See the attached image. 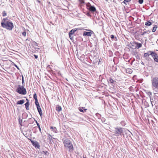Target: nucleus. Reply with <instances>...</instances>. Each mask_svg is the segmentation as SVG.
Segmentation results:
<instances>
[{"label":"nucleus","mask_w":158,"mask_h":158,"mask_svg":"<svg viewBox=\"0 0 158 158\" xmlns=\"http://www.w3.org/2000/svg\"><path fill=\"white\" fill-rule=\"evenodd\" d=\"M64 146L69 149V152H72L73 151V147L70 141L68 139L63 140Z\"/></svg>","instance_id":"obj_2"},{"label":"nucleus","mask_w":158,"mask_h":158,"mask_svg":"<svg viewBox=\"0 0 158 158\" xmlns=\"http://www.w3.org/2000/svg\"><path fill=\"white\" fill-rule=\"evenodd\" d=\"M16 92L22 95H25L27 94L26 89L23 85H18L16 89Z\"/></svg>","instance_id":"obj_3"},{"label":"nucleus","mask_w":158,"mask_h":158,"mask_svg":"<svg viewBox=\"0 0 158 158\" xmlns=\"http://www.w3.org/2000/svg\"><path fill=\"white\" fill-rule=\"evenodd\" d=\"M56 110L58 112H60L62 110L61 107L59 105H57L56 107Z\"/></svg>","instance_id":"obj_17"},{"label":"nucleus","mask_w":158,"mask_h":158,"mask_svg":"<svg viewBox=\"0 0 158 158\" xmlns=\"http://www.w3.org/2000/svg\"><path fill=\"white\" fill-rule=\"evenodd\" d=\"M75 29H77V31L79 30H83L84 29V28H82V27H79V28H76Z\"/></svg>","instance_id":"obj_30"},{"label":"nucleus","mask_w":158,"mask_h":158,"mask_svg":"<svg viewBox=\"0 0 158 158\" xmlns=\"http://www.w3.org/2000/svg\"><path fill=\"white\" fill-rule=\"evenodd\" d=\"M24 103V100L22 99L18 101L17 103V105H22Z\"/></svg>","instance_id":"obj_16"},{"label":"nucleus","mask_w":158,"mask_h":158,"mask_svg":"<svg viewBox=\"0 0 158 158\" xmlns=\"http://www.w3.org/2000/svg\"><path fill=\"white\" fill-rule=\"evenodd\" d=\"M152 57L155 61L158 63V56L156 53L154 52V54L152 55Z\"/></svg>","instance_id":"obj_9"},{"label":"nucleus","mask_w":158,"mask_h":158,"mask_svg":"<svg viewBox=\"0 0 158 158\" xmlns=\"http://www.w3.org/2000/svg\"><path fill=\"white\" fill-rule=\"evenodd\" d=\"M86 31H89V32L85 31L83 33V35L84 36H91L92 33H93V31L89 30V29H86Z\"/></svg>","instance_id":"obj_6"},{"label":"nucleus","mask_w":158,"mask_h":158,"mask_svg":"<svg viewBox=\"0 0 158 158\" xmlns=\"http://www.w3.org/2000/svg\"><path fill=\"white\" fill-rule=\"evenodd\" d=\"M96 115H99L100 116V115L98 113H96Z\"/></svg>","instance_id":"obj_45"},{"label":"nucleus","mask_w":158,"mask_h":158,"mask_svg":"<svg viewBox=\"0 0 158 158\" xmlns=\"http://www.w3.org/2000/svg\"><path fill=\"white\" fill-rule=\"evenodd\" d=\"M28 121L29 124H32L33 123V120L31 118H29L28 120Z\"/></svg>","instance_id":"obj_26"},{"label":"nucleus","mask_w":158,"mask_h":158,"mask_svg":"<svg viewBox=\"0 0 158 158\" xmlns=\"http://www.w3.org/2000/svg\"><path fill=\"white\" fill-rule=\"evenodd\" d=\"M87 8L89 11L94 12L96 10V9L94 6H92L91 4L88 2L86 4Z\"/></svg>","instance_id":"obj_5"},{"label":"nucleus","mask_w":158,"mask_h":158,"mask_svg":"<svg viewBox=\"0 0 158 158\" xmlns=\"http://www.w3.org/2000/svg\"><path fill=\"white\" fill-rule=\"evenodd\" d=\"M2 16L4 17L6 15V13L5 11H3L2 13Z\"/></svg>","instance_id":"obj_28"},{"label":"nucleus","mask_w":158,"mask_h":158,"mask_svg":"<svg viewBox=\"0 0 158 158\" xmlns=\"http://www.w3.org/2000/svg\"><path fill=\"white\" fill-rule=\"evenodd\" d=\"M14 66L16 67L19 70V67L16 64H14Z\"/></svg>","instance_id":"obj_36"},{"label":"nucleus","mask_w":158,"mask_h":158,"mask_svg":"<svg viewBox=\"0 0 158 158\" xmlns=\"http://www.w3.org/2000/svg\"><path fill=\"white\" fill-rule=\"evenodd\" d=\"M110 37L113 40L116 41L117 40L116 37H114V36L113 35H111Z\"/></svg>","instance_id":"obj_22"},{"label":"nucleus","mask_w":158,"mask_h":158,"mask_svg":"<svg viewBox=\"0 0 158 158\" xmlns=\"http://www.w3.org/2000/svg\"><path fill=\"white\" fill-rule=\"evenodd\" d=\"M37 0V1L39 2H40V1L39 0Z\"/></svg>","instance_id":"obj_47"},{"label":"nucleus","mask_w":158,"mask_h":158,"mask_svg":"<svg viewBox=\"0 0 158 158\" xmlns=\"http://www.w3.org/2000/svg\"><path fill=\"white\" fill-rule=\"evenodd\" d=\"M31 142L32 145L34 146L35 148L40 149V145L37 141H34L33 140H31Z\"/></svg>","instance_id":"obj_8"},{"label":"nucleus","mask_w":158,"mask_h":158,"mask_svg":"<svg viewBox=\"0 0 158 158\" xmlns=\"http://www.w3.org/2000/svg\"><path fill=\"white\" fill-rule=\"evenodd\" d=\"M154 52L152 51H148L147 52L145 53L143 55V57L146 58H148L149 57L150 55H151L152 56L154 54Z\"/></svg>","instance_id":"obj_7"},{"label":"nucleus","mask_w":158,"mask_h":158,"mask_svg":"<svg viewBox=\"0 0 158 158\" xmlns=\"http://www.w3.org/2000/svg\"><path fill=\"white\" fill-rule=\"evenodd\" d=\"M34 44L35 45L37 46V43H36V42H34Z\"/></svg>","instance_id":"obj_41"},{"label":"nucleus","mask_w":158,"mask_h":158,"mask_svg":"<svg viewBox=\"0 0 158 158\" xmlns=\"http://www.w3.org/2000/svg\"><path fill=\"white\" fill-rule=\"evenodd\" d=\"M27 101L25 103V104L26 108L27 110H28L29 109V102L28 101V100L27 99Z\"/></svg>","instance_id":"obj_13"},{"label":"nucleus","mask_w":158,"mask_h":158,"mask_svg":"<svg viewBox=\"0 0 158 158\" xmlns=\"http://www.w3.org/2000/svg\"><path fill=\"white\" fill-rule=\"evenodd\" d=\"M152 24V23L149 21H147L145 23V25L147 26H150Z\"/></svg>","instance_id":"obj_19"},{"label":"nucleus","mask_w":158,"mask_h":158,"mask_svg":"<svg viewBox=\"0 0 158 158\" xmlns=\"http://www.w3.org/2000/svg\"><path fill=\"white\" fill-rule=\"evenodd\" d=\"M122 129L121 128H117L116 129L115 133L118 134H121L123 132Z\"/></svg>","instance_id":"obj_11"},{"label":"nucleus","mask_w":158,"mask_h":158,"mask_svg":"<svg viewBox=\"0 0 158 158\" xmlns=\"http://www.w3.org/2000/svg\"><path fill=\"white\" fill-rule=\"evenodd\" d=\"M69 37L70 39L72 40H73V36H72V35L69 34Z\"/></svg>","instance_id":"obj_33"},{"label":"nucleus","mask_w":158,"mask_h":158,"mask_svg":"<svg viewBox=\"0 0 158 158\" xmlns=\"http://www.w3.org/2000/svg\"><path fill=\"white\" fill-rule=\"evenodd\" d=\"M22 34L24 36H25L26 35V31H24L22 33Z\"/></svg>","instance_id":"obj_31"},{"label":"nucleus","mask_w":158,"mask_h":158,"mask_svg":"<svg viewBox=\"0 0 158 158\" xmlns=\"http://www.w3.org/2000/svg\"><path fill=\"white\" fill-rule=\"evenodd\" d=\"M86 15H87L89 16H91V15H90V14L89 13H87Z\"/></svg>","instance_id":"obj_42"},{"label":"nucleus","mask_w":158,"mask_h":158,"mask_svg":"<svg viewBox=\"0 0 158 158\" xmlns=\"http://www.w3.org/2000/svg\"><path fill=\"white\" fill-rule=\"evenodd\" d=\"M111 83H113L114 82V81L112 79H111L110 80Z\"/></svg>","instance_id":"obj_38"},{"label":"nucleus","mask_w":158,"mask_h":158,"mask_svg":"<svg viewBox=\"0 0 158 158\" xmlns=\"http://www.w3.org/2000/svg\"><path fill=\"white\" fill-rule=\"evenodd\" d=\"M85 3V2L83 0H82V1L81 2V3Z\"/></svg>","instance_id":"obj_43"},{"label":"nucleus","mask_w":158,"mask_h":158,"mask_svg":"<svg viewBox=\"0 0 158 158\" xmlns=\"http://www.w3.org/2000/svg\"><path fill=\"white\" fill-rule=\"evenodd\" d=\"M52 138L53 139H55L54 138L52 137V136L50 134H48L47 139H48V140L50 141L51 143L54 142L53 139H52Z\"/></svg>","instance_id":"obj_10"},{"label":"nucleus","mask_w":158,"mask_h":158,"mask_svg":"<svg viewBox=\"0 0 158 158\" xmlns=\"http://www.w3.org/2000/svg\"><path fill=\"white\" fill-rule=\"evenodd\" d=\"M102 122H104L105 120H104V118H102Z\"/></svg>","instance_id":"obj_44"},{"label":"nucleus","mask_w":158,"mask_h":158,"mask_svg":"<svg viewBox=\"0 0 158 158\" xmlns=\"http://www.w3.org/2000/svg\"><path fill=\"white\" fill-rule=\"evenodd\" d=\"M143 0H139L138 2L140 4L143 3Z\"/></svg>","instance_id":"obj_34"},{"label":"nucleus","mask_w":158,"mask_h":158,"mask_svg":"<svg viewBox=\"0 0 158 158\" xmlns=\"http://www.w3.org/2000/svg\"><path fill=\"white\" fill-rule=\"evenodd\" d=\"M87 109H84V110H82L81 108H80L79 109V110L80 111L82 112H85L86 111Z\"/></svg>","instance_id":"obj_24"},{"label":"nucleus","mask_w":158,"mask_h":158,"mask_svg":"<svg viewBox=\"0 0 158 158\" xmlns=\"http://www.w3.org/2000/svg\"><path fill=\"white\" fill-rule=\"evenodd\" d=\"M126 72L128 73L131 74L132 72V70L131 69H126Z\"/></svg>","instance_id":"obj_18"},{"label":"nucleus","mask_w":158,"mask_h":158,"mask_svg":"<svg viewBox=\"0 0 158 158\" xmlns=\"http://www.w3.org/2000/svg\"><path fill=\"white\" fill-rule=\"evenodd\" d=\"M77 31V29H76L75 28L73 29L69 32V34L73 35Z\"/></svg>","instance_id":"obj_15"},{"label":"nucleus","mask_w":158,"mask_h":158,"mask_svg":"<svg viewBox=\"0 0 158 158\" xmlns=\"http://www.w3.org/2000/svg\"><path fill=\"white\" fill-rule=\"evenodd\" d=\"M35 120V122L36 123L37 125V127H38V128H39V131L41 132V128L40 127V124L38 123L37 121L36 120Z\"/></svg>","instance_id":"obj_20"},{"label":"nucleus","mask_w":158,"mask_h":158,"mask_svg":"<svg viewBox=\"0 0 158 158\" xmlns=\"http://www.w3.org/2000/svg\"><path fill=\"white\" fill-rule=\"evenodd\" d=\"M135 44L136 45V48L138 49L142 46V44L138 42H135Z\"/></svg>","instance_id":"obj_12"},{"label":"nucleus","mask_w":158,"mask_h":158,"mask_svg":"<svg viewBox=\"0 0 158 158\" xmlns=\"http://www.w3.org/2000/svg\"><path fill=\"white\" fill-rule=\"evenodd\" d=\"M34 56L35 59H37L38 57V56L37 55H34Z\"/></svg>","instance_id":"obj_39"},{"label":"nucleus","mask_w":158,"mask_h":158,"mask_svg":"<svg viewBox=\"0 0 158 158\" xmlns=\"http://www.w3.org/2000/svg\"><path fill=\"white\" fill-rule=\"evenodd\" d=\"M37 109L39 113V114H40V117H41L43 115V113L41 108L40 107L39 108H38Z\"/></svg>","instance_id":"obj_14"},{"label":"nucleus","mask_w":158,"mask_h":158,"mask_svg":"<svg viewBox=\"0 0 158 158\" xmlns=\"http://www.w3.org/2000/svg\"><path fill=\"white\" fill-rule=\"evenodd\" d=\"M36 106L37 109L40 107L39 104V105H36Z\"/></svg>","instance_id":"obj_40"},{"label":"nucleus","mask_w":158,"mask_h":158,"mask_svg":"<svg viewBox=\"0 0 158 158\" xmlns=\"http://www.w3.org/2000/svg\"><path fill=\"white\" fill-rule=\"evenodd\" d=\"M26 40V41L28 40V39H27Z\"/></svg>","instance_id":"obj_48"},{"label":"nucleus","mask_w":158,"mask_h":158,"mask_svg":"<svg viewBox=\"0 0 158 158\" xmlns=\"http://www.w3.org/2000/svg\"><path fill=\"white\" fill-rule=\"evenodd\" d=\"M19 122L20 125L21 126H23V120L22 119H21L20 118L19 119Z\"/></svg>","instance_id":"obj_21"},{"label":"nucleus","mask_w":158,"mask_h":158,"mask_svg":"<svg viewBox=\"0 0 158 158\" xmlns=\"http://www.w3.org/2000/svg\"><path fill=\"white\" fill-rule=\"evenodd\" d=\"M35 105H38L39 104L38 102V100H35Z\"/></svg>","instance_id":"obj_32"},{"label":"nucleus","mask_w":158,"mask_h":158,"mask_svg":"<svg viewBox=\"0 0 158 158\" xmlns=\"http://www.w3.org/2000/svg\"><path fill=\"white\" fill-rule=\"evenodd\" d=\"M22 83L23 84V83L24 82V79H23V75H22Z\"/></svg>","instance_id":"obj_37"},{"label":"nucleus","mask_w":158,"mask_h":158,"mask_svg":"<svg viewBox=\"0 0 158 158\" xmlns=\"http://www.w3.org/2000/svg\"><path fill=\"white\" fill-rule=\"evenodd\" d=\"M1 26L7 30H12L14 27L13 23L7 18L3 19L1 22Z\"/></svg>","instance_id":"obj_1"},{"label":"nucleus","mask_w":158,"mask_h":158,"mask_svg":"<svg viewBox=\"0 0 158 158\" xmlns=\"http://www.w3.org/2000/svg\"><path fill=\"white\" fill-rule=\"evenodd\" d=\"M44 153H45V154H46V153H47L48 152L47 151H46V152H44Z\"/></svg>","instance_id":"obj_46"},{"label":"nucleus","mask_w":158,"mask_h":158,"mask_svg":"<svg viewBox=\"0 0 158 158\" xmlns=\"http://www.w3.org/2000/svg\"><path fill=\"white\" fill-rule=\"evenodd\" d=\"M152 87L155 89H158V77L154 78L152 81Z\"/></svg>","instance_id":"obj_4"},{"label":"nucleus","mask_w":158,"mask_h":158,"mask_svg":"<svg viewBox=\"0 0 158 158\" xmlns=\"http://www.w3.org/2000/svg\"><path fill=\"white\" fill-rule=\"evenodd\" d=\"M131 0H124L123 1V2L125 4H126V2H130Z\"/></svg>","instance_id":"obj_29"},{"label":"nucleus","mask_w":158,"mask_h":158,"mask_svg":"<svg viewBox=\"0 0 158 158\" xmlns=\"http://www.w3.org/2000/svg\"><path fill=\"white\" fill-rule=\"evenodd\" d=\"M33 98L35 100H38L37 98V95L35 93L33 94Z\"/></svg>","instance_id":"obj_27"},{"label":"nucleus","mask_w":158,"mask_h":158,"mask_svg":"<svg viewBox=\"0 0 158 158\" xmlns=\"http://www.w3.org/2000/svg\"><path fill=\"white\" fill-rule=\"evenodd\" d=\"M83 108H85V107H82Z\"/></svg>","instance_id":"obj_49"},{"label":"nucleus","mask_w":158,"mask_h":158,"mask_svg":"<svg viewBox=\"0 0 158 158\" xmlns=\"http://www.w3.org/2000/svg\"><path fill=\"white\" fill-rule=\"evenodd\" d=\"M50 129L52 131H54L56 132V127H50Z\"/></svg>","instance_id":"obj_23"},{"label":"nucleus","mask_w":158,"mask_h":158,"mask_svg":"<svg viewBox=\"0 0 158 158\" xmlns=\"http://www.w3.org/2000/svg\"><path fill=\"white\" fill-rule=\"evenodd\" d=\"M156 28H157V26L156 25H154L153 28V29L152 30V31L153 32H155L156 30Z\"/></svg>","instance_id":"obj_25"},{"label":"nucleus","mask_w":158,"mask_h":158,"mask_svg":"<svg viewBox=\"0 0 158 158\" xmlns=\"http://www.w3.org/2000/svg\"><path fill=\"white\" fill-rule=\"evenodd\" d=\"M148 33L147 31H144L143 32H141V35H144L146 33Z\"/></svg>","instance_id":"obj_35"}]
</instances>
